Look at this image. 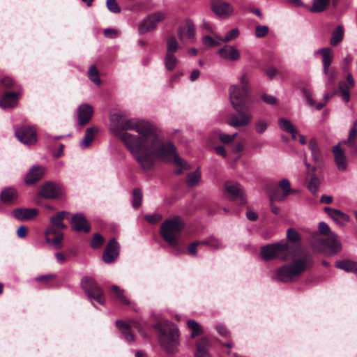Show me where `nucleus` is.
Segmentation results:
<instances>
[{
  "label": "nucleus",
  "instance_id": "1",
  "mask_svg": "<svg viewBox=\"0 0 357 357\" xmlns=\"http://www.w3.org/2000/svg\"><path fill=\"white\" fill-rule=\"evenodd\" d=\"M112 130L132 154L144 172L152 169L156 160L169 162L173 158L176 175H181L190 165L176 154L170 141H165L161 132L153 125L142 120L126 119L120 113L110 116Z\"/></svg>",
  "mask_w": 357,
  "mask_h": 357
},
{
  "label": "nucleus",
  "instance_id": "2",
  "mask_svg": "<svg viewBox=\"0 0 357 357\" xmlns=\"http://www.w3.org/2000/svg\"><path fill=\"white\" fill-rule=\"evenodd\" d=\"M289 250L291 261L278 268V279L283 282H292L295 278L301 276L305 271L310 269L314 264L312 254L304 251L301 245V236L293 228H289L287 232Z\"/></svg>",
  "mask_w": 357,
  "mask_h": 357
},
{
  "label": "nucleus",
  "instance_id": "3",
  "mask_svg": "<svg viewBox=\"0 0 357 357\" xmlns=\"http://www.w3.org/2000/svg\"><path fill=\"white\" fill-rule=\"evenodd\" d=\"M230 100L236 112L228 116V124L236 128L249 124L252 115L246 111L250 108L252 100L250 95L249 80L246 74L241 76L240 86H231Z\"/></svg>",
  "mask_w": 357,
  "mask_h": 357
},
{
  "label": "nucleus",
  "instance_id": "4",
  "mask_svg": "<svg viewBox=\"0 0 357 357\" xmlns=\"http://www.w3.org/2000/svg\"><path fill=\"white\" fill-rule=\"evenodd\" d=\"M318 227L321 234L328 236L324 238L318 234H314L310 241L312 247L319 252H325L327 250H330L333 253L338 252L341 250V243L337 236L331 232L330 227L324 222H319Z\"/></svg>",
  "mask_w": 357,
  "mask_h": 357
},
{
  "label": "nucleus",
  "instance_id": "5",
  "mask_svg": "<svg viewBox=\"0 0 357 357\" xmlns=\"http://www.w3.org/2000/svg\"><path fill=\"white\" fill-rule=\"evenodd\" d=\"M161 346L167 352H174L178 344V330L172 323L159 322L154 326Z\"/></svg>",
  "mask_w": 357,
  "mask_h": 357
},
{
  "label": "nucleus",
  "instance_id": "6",
  "mask_svg": "<svg viewBox=\"0 0 357 357\" xmlns=\"http://www.w3.org/2000/svg\"><path fill=\"white\" fill-rule=\"evenodd\" d=\"M184 225L178 217L165 221L160 227L163 239L172 247L178 250L179 240Z\"/></svg>",
  "mask_w": 357,
  "mask_h": 357
},
{
  "label": "nucleus",
  "instance_id": "7",
  "mask_svg": "<svg viewBox=\"0 0 357 357\" xmlns=\"http://www.w3.org/2000/svg\"><path fill=\"white\" fill-rule=\"evenodd\" d=\"M66 215V212L61 211L51 217V225L45 231L47 242L54 245L56 249L61 248L63 235L61 230L66 228V226L63 224V220Z\"/></svg>",
  "mask_w": 357,
  "mask_h": 357
},
{
  "label": "nucleus",
  "instance_id": "8",
  "mask_svg": "<svg viewBox=\"0 0 357 357\" xmlns=\"http://www.w3.org/2000/svg\"><path fill=\"white\" fill-rule=\"evenodd\" d=\"M287 242H280L264 245L261 248L260 255L264 261H270L282 257L284 259L289 256Z\"/></svg>",
  "mask_w": 357,
  "mask_h": 357
},
{
  "label": "nucleus",
  "instance_id": "9",
  "mask_svg": "<svg viewBox=\"0 0 357 357\" xmlns=\"http://www.w3.org/2000/svg\"><path fill=\"white\" fill-rule=\"evenodd\" d=\"M82 288L90 299L103 305L105 302V294L101 287L93 278H84L82 280Z\"/></svg>",
  "mask_w": 357,
  "mask_h": 357
},
{
  "label": "nucleus",
  "instance_id": "10",
  "mask_svg": "<svg viewBox=\"0 0 357 357\" xmlns=\"http://www.w3.org/2000/svg\"><path fill=\"white\" fill-rule=\"evenodd\" d=\"M165 18V14L159 11L149 15L139 24L138 31L139 34H145L157 28L158 24Z\"/></svg>",
  "mask_w": 357,
  "mask_h": 357
},
{
  "label": "nucleus",
  "instance_id": "11",
  "mask_svg": "<svg viewBox=\"0 0 357 357\" xmlns=\"http://www.w3.org/2000/svg\"><path fill=\"white\" fill-rule=\"evenodd\" d=\"M15 135L23 144L31 145L36 142V129L33 126H22L15 130Z\"/></svg>",
  "mask_w": 357,
  "mask_h": 357
},
{
  "label": "nucleus",
  "instance_id": "12",
  "mask_svg": "<svg viewBox=\"0 0 357 357\" xmlns=\"http://www.w3.org/2000/svg\"><path fill=\"white\" fill-rule=\"evenodd\" d=\"M22 89L0 93V107L4 109L15 107L22 96Z\"/></svg>",
  "mask_w": 357,
  "mask_h": 357
},
{
  "label": "nucleus",
  "instance_id": "13",
  "mask_svg": "<svg viewBox=\"0 0 357 357\" xmlns=\"http://www.w3.org/2000/svg\"><path fill=\"white\" fill-rule=\"evenodd\" d=\"M225 188L230 199L236 201L241 205L246 203L243 190L238 183L227 181L225 184Z\"/></svg>",
  "mask_w": 357,
  "mask_h": 357
},
{
  "label": "nucleus",
  "instance_id": "14",
  "mask_svg": "<svg viewBox=\"0 0 357 357\" xmlns=\"http://www.w3.org/2000/svg\"><path fill=\"white\" fill-rule=\"evenodd\" d=\"M319 53L323 57V70L326 75H328L330 82H333L335 79V73L329 70V67L333 61V54L330 47L322 48L319 50Z\"/></svg>",
  "mask_w": 357,
  "mask_h": 357
},
{
  "label": "nucleus",
  "instance_id": "15",
  "mask_svg": "<svg viewBox=\"0 0 357 357\" xmlns=\"http://www.w3.org/2000/svg\"><path fill=\"white\" fill-rule=\"evenodd\" d=\"M119 244L115 238H111L107 244L102 254L104 262L110 264L113 262L119 256Z\"/></svg>",
  "mask_w": 357,
  "mask_h": 357
},
{
  "label": "nucleus",
  "instance_id": "16",
  "mask_svg": "<svg viewBox=\"0 0 357 357\" xmlns=\"http://www.w3.org/2000/svg\"><path fill=\"white\" fill-rule=\"evenodd\" d=\"M40 196L48 199H56L61 195V188L52 182H45L39 190Z\"/></svg>",
  "mask_w": 357,
  "mask_h": 357
},
{
  "label": "nucleus",
  "instance_id": "17",
  "mask_svg": "<svg viewBox=\"0 0 357 357\" xmlns=\"http://www.w3.org/2000/svg\"><path fill=\"white\" fill-rule=\"evenodd\" d=\"M93 114V108L91 105L84 103L79 105L77 109V120L80 126H84L88 123Z\"/></svg>",
  "mask_w": 357,
  "mask_h": 357
},
{
  "label": "nucleus",
  "instance_id": "18",
  "mask_svg": "<svg viewBox=\"0 0 357 357\" xmlns=\"http://www.w3.org/2000/svg\"><path fill=\"white\" fill-rule=\"evenodd\" d=\"M354 87V79L351 74L347 75V82L340 81L338 84L337 92L340 94L345 102L350 100V89Z\"/></svg>",
  "mask_w": 357,
  "mask_h": 357
},
{
  "label": "nucleus",
  "instance_id": "19",
  "mask_svg": "<svg viewBox=\"0 0 357 357\" xmlns=\"http://www.w3.org/2000/svg\"><path fill=\"white\" fill-rule=\"evenodd\" d=\"M305 165L308 169L307 173V179L309 180V182L307 185V189L312 193H316L318 190L320 184L319 179L314 173V172L317 169V167L314 166L310 169V163H308L307 161H305Z\"/></svg>",
  "mask_w": 357,
  "mask_h": 357
},
{
  "label": "nucleus",
  "instance_id": "20",
  "mask_svg": "<svg viewBox=\"0 0 357 357\" xmlns=\"http://www.w3.org/2000/svg\"><path fill=\"white\" fill-rule=\"evenodd\" d=\"M279 187L283 190L282 194L280 192V189L276 188L272 192L271 199L282 201L291 192L290 182L287 179L281 180L279 183Z\"/></svg>",
  "mask_w": 357,
  "mask_h": 357
},
{
  "label": "nucleus",
  "instance_id": "21",
  "mask_svg": "<svg viewBox=\"0 0 357 357\" xmlns=\"http://www.w3.org/2000/svg\"><path fill=\"white\" fill-rule=\"evenodd\" d=\"M213 11L219 16H227L232 13L231 6L222 0H213L211 2Z\"/></svg>",
  "mask_w": 357,
  "mask_h": 357
},
{
  "label": "nucleus",
  "instance_id": "22",
  "mask_svg": "<svg viewBox=\"0 0 357 357\" xmlns=\"http://www.w3.org/2000/svg\"><path fill=\"white\" fill-rule=\"evenodd\" d=\"M14 217L21 221L33 220L38 214V211L36 208H19L13 210Z\"/></svg>",
  "mask_w": 357,
  "mask_h": 357
},
{
  "label": "nucleus",
  "instance_id": "23",
  "mask_svg": "<svg viewBox=\"0 0 357 357\" xmlns=\"http://www.w3.org/2000/svg\"><path fill=\"white\" fill-rule=\"evenodd\" d=\"M44 175V169L41 166H33L25 176L24 181L26 185L34 184L40 181Z\"/></svg>",
  "mask_w": 357,
  "mask_h": 357
},
{
  "label": "nucleus",
  "instance_id": "24",
  "mask_svg": "<svg viewBox=\"0 0 357 357\" xmlns=\"http://www.w3.org/2000/svg\"><path fill=\"white\" fill-rule=\"evenodd\" d=\"M219 56L226 60L235 61L239 59L240 52L234 46L225 45L218 50Z\"/></svg>",
  "mask_w": 357,
  "mask_h": 357
},
{
  "label": "nucleus",
  "instance_id": "25",
  "mask_svg": "<svg viewBox=\"0 0 357 357\" xmlns=\"http://www.w3.org/2000/svg\"><path fill=\"white\" fill-rule=\"evenodd\" d=\"M195 33V28L193 22L187 20L183 26H180L178 30V36L181 40L184 38L192 39Z\"/></svg>",
  "mask_w": 357,
  "mask_h": 357
},
{
  "label": "nucleus",
  "instance_id": "26",
  "mask_svg": "<svg viewBox=\"0 0 357 357\" xmlns=\"http://www.w3.org/2000/svg\"><path fill=\"white\" fill-rule=\"evenodd\" d=\"M71 222L73 229L77 231H84V233H89L90 231V225L82 214H75L73 217Z\"/></svg>",
  "mask_w": 357,
  "mask_h": 357
},
{
  "label": "nucleus",
  "instance_id": "27",
  "mask_svg": "<svg viewBox=\"0 0 357 357\" xmlns=\"http://www.w3.org/2000/svg\"><path fill=\"white\" fill-rule=\"evenodd\" d=\"M333 152L337 169L340 171H345L347 167V160L339 144L333 147Z\"/></svg>",
  "mask_w": 357,
  "mask_h": 357
},
{
  "label": "nucleus",
  "instance_id": "28",
  "mask_svg": "<svg viewBox=\"0 0 357 357\" xmlns=\"http://www.w3.org/2000/svg\"><path fill=\"white\" fill-rule=\"evenodd\" d=\"M324 211L339 225H344L349 221V216L338 209L325 207Z\"/></svg>",
  "mask_w": 357,
  "mask_h": 357
},
{
  "label": "nucleus",
  "instance_id": "29",
  "mask_svg": "<svg viewBox=\"0 0 357 357\" xmlns=\"http://www.w3.org/2000/svg\"><path fill=\"white\" fill-rule=\"evenodd\" d=\"M22 89L21 85L9 76L0 78V93Z\"/></svg>",
  "mask_w": 357,
  "mask_h": 357
},
{
  "label": "nucleus",
  "instance_id": "30",
  "mask_svg": "<svg viewBox=\"0 0 357 357\" xmlns=\"http://www.w3.org/2000/svg\"><path fill=\"white\" fill-rule=\"evenodd\" d=\"M18 197L17 190L13 187H8L3 189L0 195L1 201L5 204H12Z\"/></svg>",
  "mask_w": 357,
  "mask_h": 357
},
{
  "label": "nucleus",
  "instance_id": "31",
  "mask_svg": "<svg viewBox=\"0 0 357 357\" xmlns=\"http://www.w3.org/2000/svg\"><path fill=\"white\" fill-rule=\"evenodd\" d=\"M135 322H132V324L126 323L123 321L116 320V325L121 330L123 333L125 340L128 342H132L135 340V337L131 332L132 324H134Z\"/></svg>",
  "mask_w": 357,
  "mask_h": 357
},
{
  "label": "nucleus",
  "instance_id": "32",
  "mask_svg": "<svg viewBox=\"0 0 357 357\" xmlns=\"http://www.w3.org/2000/svg\"><path fill=\"white\" fill-rule=\"evenodd\" d=\"M209 342L206 337L199 339L196 344L195 357H211L208 354Z\"/></svg>",
  "mask_w": 357,
  "mask_h": 357
},
{
  "label": "nucleus",
  "instance_id": "33",
  "mask_svg": "<svg viewBox=\"0 0 357 357\" xmlns=\"http://www.w3.org/2000/svg\"><path fill=\"white\" fill-rule=\"evenodd\" d=\"M335 267L348 273L357 274V262L350 259H343L336 261Z\"/></svg>",
  "mask_w": 357,
  "mask_h": 357
},
{
  "label": "nucleus",
  "instance_id": "34",
  "mask_svg": "<svg viewBox=\"0 0 357 357\" xmlns=\"http://www.w3.org/2000/svg\"><path fill=\"white\" fill-rule=\"evenodd\" d=\"M308 147L311 151L313 160L317 165L320 164L322 161V154L319 149L317 141L314 139H311L309 142Z\"/></svg>",
  "mask_w": 357,
  "mask_h": 357
},
{
  "label": "nucleus",
  "instance_id": "35",
  "mask_svg": "<svg viewBox=\"0 0 357 357\" xmlns=\"http://www.w3.org/2000/svg\"><path fill=\"white\" fill-rule=\"evenodd\" d=\"M344 27L338 25L332 32L330 43L332 46H337L343 40Z\"/></svg>",
  "mask_w": 357,
  "mask_h": 357
},
{
  "label": "nucleus",
  "instance_id": "36",
  "mask_svg": "<svg viewBox=\"0 0 357 357\" xmlns=\"http://www.w3.org/2000/svg\"><path fill=\"white\" fill-rule=\"evenodd\" d=\"M201 173L198 167L195 172L188 173L186 175L185 185L188 188H192L198 184L200 181Z\"/></svg>",
  "mask_w": 357,
  "mask_h": 357
},
{
  "label": "nucleus",
  "instance_id": "37",
  "mask_svg": "<svg viewBox=\"0 0 357 357\" xmlns=\"http://www.w3.org/2000/svg\"><path fill=\"white\" fill-rule=\"evenodd\" d=\"M329 3L330 0H313L310 11L314 13H321L327 8Z\"/></svg>",
  "mask_w": 357,
  "mask_h": 357
},
{
  "label": "nucleus",
  "instance_id": "38",
  "mask_svg": "<svg viewBox=\"0 0 357 357\" xmlns=\"http://www.w3.org/2000/svg\"><path fill=\"white\" fill-rule=\"evenodd\" d=\"M111 290L115 294L116 298L124 305H131V302L126 296L124 295V290L120 289L116 285H112L111 287Z\"/></svg>",
  "mask_w": 357,
  "mask_h": 357
},
{
  "label": "nucleus",
  "instance_id": "39",
  "mask_svg": "<svg viewBox=\"0 0 357 357\" xmlns=\"http://www.w3.org/2000/svg\"><path fill=\"white\" fill-rule=\"evenodd\" d=\"M187 326L188 328L192 331V338H195V337L201 335L203 333L202 326L193 319H189L187 321Z\"/></svg>",
  "mask_w": 357,
  "mask_h": 357
},
{
  "label": "nucleus",
  "instance_id": "40",
  "mask_svg": "<svg viewBox=\"0 0 357 357\" xmlns=\"http://www.w3.org/2000/svg\"><path fill=\"white\" fill-rule=\"evenodd\" d=\"M96 132H97L96 128H95L93 127L88 128L86 130L85 136H84L83 141L82 142V145L84 147H89L91 145L93 140L94 139Z\"/></svg>",
  "mask_w": 357,
  "mask_h": 357
},
{
  "label": "nucleus",
  "instance_id": "41",
  "mask_svg": "<svg viewBox=\"0 0 357 357\" xmlns=\"http://www.w3.org/2000/svg\"><path fill=\"white\" fill-rule=\"evenodd\" d=\"M265 72H266V75L271 80L273 79L275 77V76H277V75L280 76V77L282 79H284L287 76V74L285 72L277 69L273 66H270L267 67Z\"/></svg>",
  "mask_w": 357,
  "mask_h": 357
},
{
  "label": "nucleus",
  "instance_id": "42",
  "mask_svg": "<svg viewBox=\"0 0 357 357\" xmlns=\"http://www.w3.org/2000/svg\"><path fill=\"white\" fill-rule=\"evenodd\" d=\"M179 48L178 43L174 36H170L167 40L166 54H174Z\"/></svg>",
  "mask_w": 357,
  "mask_h": 357
},
{
  "label": "nucleus",
  "instance_id": "43",
  "mask_svg": "<svg viewBox=\"0 0 357 357\" xmlns=\"http://www.w3.org/2000/svg\"><path fill=\"white\" fill-rule=\"evenodd\" d=\"M178 63V59L174 54H166L165 56V66L167 70L172 71Z\"/></svg>",
  "mask_w": 357,
  "mask_h": 357
},
{
  "label": "nucleus",
  "instance_id": "44",
  "mask_svg": "<svg viewBox=\"0 0 357 357\" xmlns=\"http://www.w3.org/2000/svg\"><path fill=\"white\" fill-rule=\"evenodd\" d=\"M142 193L139 188H135L132 192V204L133 208H138L141 206Z\"/></svg>",
  "mask_w": 357,
  "mask_h": 357
},
{
  "label": "nucleus",
  "instance_id": "45",
  "mask_svg": "<svg viewBox=\"0 0 357 357\" xmlns=\"http://www.w3.org/2000/svg\"><path fill=\"white\" fill-rule=\"evenodd\" d=\"M105 243V238L102 236H101L98 233H96L91 241L90 242V245L93 249H98L102 246Z\"/></svg>",
  "mask_w": 357,
  "mask_h": 357
},
{
  "label": "nucleus",
  "instance_id": "46",
  "mask_svg": "<svg viewBox=\"0 0 357 357\" xmlns=\"http://www.w3.org/2000/svg\"><path fill=\"white\" fill-rule=\"evenodd\" d=\"M209 243L205 241H195L187 247L188 253L195 257L197 255V248L201 245H208Z\"/></svg>",
  "mask_w": 357,
  "mask_h": 357
},
{
  "label": "nucleus",
  "instance_id": "47",
  "mask_svg": "<svg viewBox=\"0 0 357 357\" xmlns=\"http://www.w3.org/2000/svg\"><path fill=\"white\" fill-rule=\"evenodd\" d=\"M89 77L96 84L98 85L100 84L101 81L99 77V72L95 65L91 66L89 68Z\"/></svg>",
  "mask_w": 357,
  "mask_h": 357
},
{
  "label": "nucleus",
  "instance_id": "48",
  "mask_svg": "<svg viewBox=\"0 0 357 357\" xmlns=\"http://www.w3.org/2000/svg\"><path fill=\"white\" fill-rule=\"evenodd\" d=\"M278 124L281 129L287 132H292L295 128L289 120L284 118L279 119Z\"/></svg>",
  "mask_w": 357,
  "mask_h": 357
},
{
  "label": "nucleus",
  "instance_id": "49",
  "mask_svg": "<svg viewBox=\"0 0 357 357\" xmlns=\"http://www.w3.org/2000/svg\"><path fill=\"white\" fill-rule=\"evenodd\" d=\"M55 278L56 275L54 274H47L38 276L35 278V280L36 282H41L47 287L53 280H54Z\"/></svg>",
  "mask_w": 357,
  "mask_h": 357
},
{
  "label": "nucleus",
  "instance_id": "50",
  "mask_svg": "<svg viewBox=\"0 0 357 357\" xmlns=\"http://www.w3.org/2000/svg\"><path fill=\"white\" fill-rule=\"evenodd\" d=\"M239 35V31L238 29H233L228 31L227 34L225 35V38L222 39L220 37L217 38L219 40H221L222 42H229L232 40H234Z\"/></svg>",
  "mask_w": 357,
  "mask_h": 357
},
{
  "label": "nucleus",
  "instance_id": "51",
  "mask_svg": "<svg viewBox=\"0 0 357 357\" xmlns=\"http://www.w3.org/2000/svg\"><path fill=\"white\" fill-rule=\"evenodd\" d=\"M221 40H219L217 38L216 39L213 38L210 36H206L203 38V43L206 46L208 47H216L220 45Z\"/></svg>",
  "mask_w": 357,
  "mask_h": 357
},
{
  "label": "nucleus",
  "instance_id": "52",
  "mask_svg": "<svg viewBox=\"0 0 357 357\" xmlns=\"http://www.w3.org/2000/svg\"><path fill=\"white\" fill-rule=\"evenodd\" d=\"M236 136H237V133H234L232 135H228V134H225V133H220L219 139L223 144H229L234 142V140L235 139Z\"/></svg>",
  "mask_w": 357,
  "mask_h": 357
},
{
  "label": "nucleus",
  "instance_id": "53",
  "mask_svg": "<svg viewBox=\"0 0 357 357\" xmlns=\"http://www.w3.org/2000/svg\"><path fill=\"white\" fill-rule=\"evenodd\" d=\"M107 7L108 10L114 13H119L121 8L116 0H107Z\"/></svg>",
  "mask_w": 357,
  "mask_h": 357
},
{
  "label": "nucleus",
  "instance_id": "54",
  "mask_svg": "<svg viewBox=\"0 0 357 357\" xmlns=\"http://www.w3.org/2000/svg\"><path fill=\"white\" fill-rule=\"evenodd\" d=\"M357 136V129L355 127H352L350 130L349 137L347 141L344 142V144H347L350 146H354L356 145L355 139Z\"/></svg>",
  "mask_w": 357,
  "mask_h": 357
},
{
  "label": "nucleus",
  "instance_id": "55",
  "mask_svg": "<svg viewBox=\"0 0 357 357\" xmlns=\"http://www.w3.org/2000/svg\"><path fill=\"white\" fill-rule=\"evenodd\" d=\"M268 128V123L262 120H258L255 123V131L259 134L264 133Z\"/></svg>",
  "mask_w": 357,
  "mask_h": 357
},
{
  "label": "nucleus",
  "instance_id": "56",
  "mask_svg": "<svg viewBox=\"0 0 357 357\" xmlns=\"http://www.w3.org/2000/svg\"><path fill=\"white\" fill-rule=\"evenodd\" d=\"M268 30L266 26L258 25L255 27V35L257 38H263L268 34Z\"/></svg>",
  "mask_w": 357,
  "mask_h": 357
},
{
  "label": "nucleus",
  "instance_id": "57",
  "mask_svg": "<svg viewBox=\"0 0 357 357\" xmlns=\"http://www.w3.org/2000/svg\"><path fill=\"white\" fill-rule=\"evenodd\" d=\"M261 99L264 102L268 105H275L277 103V99L271 95L264 93L261 96Z\"/></svg>",
  "mask_w": 357,
  "mask_h": 357
},
{
  "label": "nucleus",
  "instance_id": "58",
  "mask_svg": "<svg viewBox=\"0 0 357 357\" xmlns=\"http://www.w3.org/2000/svg\"><path fill=\"white\" fill-rule=\"evenodd\" d=\"M302 93H303V96L306 98L307 103L310 105H311V106L315 105V102L312 98V94L310 91H308L307 89H303Z\"/></svg>",
  "mask_w": 357,
  "mask_h": 357
},
{
  "label": "nucleus",
  "instance_id": "59",
  "mask_svg": "<svg viewBox=\"0 0 357 357\" xmlns=\"http://www.w3.org/2000/svg\"><path fill=\"white\" fill-rule=\"evenodd\" d=\"M215 328H216L217 332L222 337H227L229 336V332L227 331V329L226 328V327L224 325H221V324L217 325Z\"/></svg>",
  "mask_w": 357,
  "mask_h": 357
},
{
  "label": "nucleus",
  "instance_id": "60",
  "mask_svg": "<svg viewBox=\"0 0 357 357\" xmlns=\"http://www.w3.org/2000/svg\"><path fill=\"white\" fill-rule=\"evenodd\" d=\"M103 33L105 36L109 38H114L118 35L117 30L114 29H105Z\"/></svg>",
  "mask_w": 357,
  "mask_h": 357
},
{
  "label": "nucleus",
  "instance_id": "61",
  "mask_svg": "<svg viewBox=\"0 0 357 357\" xmlns=\"http://www.w3.org/2000/svg\"><path fill=\"white\" fill-rule=\"evenodd\" d=\"M144 218L148 222L153 224L160 221V216L158 215H146Z\"/></svg>",
  "mask_w": 357,
  "mask_h": 357
},
{
  "label": "nucleus",
  "instance_id": "62",
  "mask_svg": "<svg viewBox=\"0 0 357 357\" xmlns=\"http://www.w3.org/2000/svg\"><path fill=\"white\" fill-rule=\"evenodd\" d=\"M28 233V228L26 226L22 225L17 230V235L20 238H24Z\"/></svg>",
  "mask_w": 357,
  "mask_h": 357
},
{
  "label": "nucleus",
  "instance_id": "63",
  "mask_svg": "<svg viewBox=\"0 0 357 357\" xmlns=\"http://www.w3.org/2000/svg\"><path fill=\"white\" fill-rule=\"evenodd\" d=\"M243 149H244V146H243V144H242L241 143H238L234 147L233 151H234V153H235L237 155H236L237 159L241 158V153H242Z\"/></svg>",
  "mask_w": 357,
  "mask_h": 357
},
{
  "label": "nucleus",
  "instance_id": "64",
  "mask_svg": "<svg viewBox=\"0 0 357 357\" xmlns=\"http://www.w3.org/2000/svg\"><path fill=\"white\" fill-rule=\"evenodd\" d=\"M246 216H247V218L250 220V221H255L257 219V214L252 211H250V210H248L246 213Z\"/></svg>",
  "mask_w": 357,
  "mask_h": 357
}]
</instances>
